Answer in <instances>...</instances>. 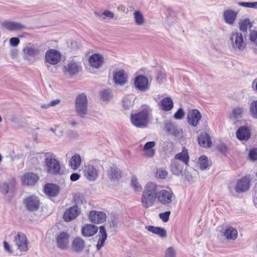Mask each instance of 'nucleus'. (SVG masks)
Segmentation results:
<instances>
[{"label": "nucleus", "instance_id": "obj_12", "mask_svg": "<svg viewBox=\"0 0 257 257\" xmlns=\"http://www.w3.org/2000/svg\"><path fill=\"white\" fill-rule=\"evenodd\" d=\"M14 242L18 249L21 251H25L28 249V241L25 234L19 232L16 235Z\"/></svg>", "mask_w": 257, "mask_h": 257}, {"label": "nucleus", "instance_id": "obj_43", "mask_svg": "<svg viewBox=\"0 0 257 257\" xmlns=\"http://www.w3.org/2000/svg\"><path fill=\"white\" fill-rule=\"evenodd\" d=\"M131 185L134 189L136 191H141L142 187L141 184L138 182L137 178L135 176L132 177L131 180Z\"/></svg>", "mask_w": 257, "mask_h": 257}, {"label": "nucleus", "instance_id": "obj_20", "mask_svg": "<svg viewBox=\"0 0 257 257\" xmlns=\"http://www.w3.org/2000/svg\"><path fill=\"white\" fill-rule=\"evenodd\" d=\"M222 234L227 240H234L238 236L237 230L231 226H226L222 229Z\"/></svg>", "mask_w": 257, "mask_h": 257}, {"label": "nucleus", "instance_id": "obj_28", "mask_svg": "<svg viewBox=\"0 0 257 257\" xmlns=\"http://www.w3.org/2000/svg\"><path fill=\"white\" fill-rule=\"evenodd\" d=\"M199 144L204 148H210L212 146V142L210 136L206 133H201L198 138Z\"/></svg>", "mask_w": 257, "mask_h": 257}, {"label": "nucleus", "instance_id": "obj_41", "mask_svg": "<svg viewBox=\"0 0 257 257\" xmlns=\"http://www.w3.org/2000/svg\"><path fill=\"white\" fill-rule=\"evenodd\" d=\"M200 169L204 170L209 167L208 158L205 156H201L199 159Z\"/></svg>", "mask_w": 257, "mask_h": 257}, {"label": "nucleus", "instance_id": "obj_22", "mask_svg": "<svg viewBox=\"0 0 257 257\" xmlns=\"http://www.w3.org/2000/svg\"><path fill=\"white\" fill-rule=\"evenodd\" d=\"M250 181L247 177L242 178L236 183L235 190L237 193H242L247 191L249 187Z\"/></svg>", "mask_w": 257, "mask_h": 257}, {"label": "nucleus", "instance_id": "obj_60", "mask_svg": "<svg viewBox=\"0 0 257 257\" xmlns=\"http://www.w3.org/2000/svg\"><path fill=\"white\" fill-rule=\"evenodd\" d=\"M218 150L222 153H224L227 149V147L224 144H220L217 147Z\"/></svg>", "mask_w": 257, "mask_h": 257}, {"label": "nucleus", "instance_id": "obj_30", "mask_svg": "<svg viewBox=\"0 0 257 257\" xmlns=\"http://www.w3.org/2000/svg\"><path fill=\"white\" fill-rule=\"evenodd\" d=\"M155 146L154 141L147 142L144 146L143 151L144 152V156L146 157L152 158L155 154V149H153Z\"/></svg>", "mask_w": 257, "mask_h": 257}, {"label": "nucleus", "instance_id": "obj_49", "mask_svg": "<svg viewBox=\"0 0 257 257\" xmlns=\"http://www.w3.org/2000/svg\"><path fill=\"white\" fill-rule=\"evenodd\" d=\"M41 53V50L39 48L34 47L31 45V57H34L39 55Z\"/></svg>", "mask_w": 257, "mask_h": 257}, {"label": "nucleus", "instance_id": "obj_50", "mask_svg": "<svg viewBox=\"0 0 257 257\" xmlns=\"http://www.w3.org/2000/svg\"><path fill=\"white\" fill-rule=\"evenodd\" d=\"M185 113L183 109L181 108H179L178 111L174 114V117L176 119H181L184 116Z\"/></svg>", "mask_w": 257, "mask_h": 257}, {"label": "nucleus", "instance_id": "obj_46", "mask_svg": "<svg viewBox=\"0 0 257 257\" xmlns=\"http://www.w3.org/2000/svg\"><path fill=\"white\" fill-rule=\"evenodd\" d=\"M112 95L109 90L105 89L101 92V98L103 101H107L110 99Z\"/></svg>", "mask_w": 257, "mask_h": 257}, {"label": "nucleus", "instance_id": "obj_35", "mask_svg": "<svg viewBox=\"0 0 257 257\" xmlns=\"http://www.w3.org/2000/svg\"><path fill=\"white\" fill-rule=\"evenodd\" d=\"M146 228L148 231L159 235L161 237H166L167 236L166 231L163 228L148 225L146 226Z\"/></svg>", "mask_w": 257, "mask_h": 257}, {"label": "nucleus", "instance_id": "obj_48", "mask_svg": "<svg viewBox=\"0 0 257 257\" xmlns=\"http://www.w3.org/2000/svg\"><path fill=\"white\" fill-rule=\"evenodd\" d=\"M101 65H86V68L88 71L91 73H96L99 72Z\"/></svg>", "mask_w": 257, "mask_h": 257}, {"label": "nucleus", "instance_id": "obj_31", "mask_svg": "<svg viewBox=\"0 0 257 257\" xmlns=\"http://www.w3.org/2000/svg\"><path fill=\"white\" fill-rule=\"evenodd\" d=\"M45 193L51 197L56 196L59 192V187L58 186L53 184H47L44 187Z\"/></svg>", "mask_w": 257, "mask_h": 257}, {"label": "nucleus", "instance_id": "obj_21", "mask_svg": "<svg viewBox=\"0 0 257 257\" xmlns=\"http://www.w3.org/2000/svg\"><path fill=\"white\" fill-rule=\"evenodd\" d=\"M62 69L65 76L71 77L77 74L81 68L79 65H62Z\"/></svg>", "mask_w": 257, "mask_h": 257}, {"label": "nucleus", "instance_id": "obj_26", "mask_svg": "<svg viewBox=\"0 0 257 257\" xmlns=\"http://www.w3.org/2000/svg\"><path fill=\"white\" fill-rule=\"evenodd\" d=\"M3 26L10 31H17L25 29L26 27L21 23L15 22H5Z\"/></svg>", "mask_w": 257, "mask_h": 257}, {"label": "nucleus", "instance_id": "obj_57", "mask_svg": "<svg viewBox=\"0 0 257 257\" xmlns=\"http://www.w3.org/2000/svg\"><path fill=\"white\" fill-rule=\"evenodd\" d=\"M62 65H47L49 70L53 73H56L60 69H62Z\"/></svg>", "mask_w": 257, "mask_h": 257}, {"label": "nucleus", "instance_id": "obj_62", "mask_svg": "<svg viewBox=\"0 0 257 257\" xmlns=\"http://www.w3.org/2000/svg\"><path fill=\"white\" fill-rule=\"evenodd\" d=\"M80 176L77 173H73L70 176V180L72 181H76L80 178Z\"/></svg>", "mask_w": 257, "mask_h": 257}, {"label": "nucleus", "instance_id": "obj_63", "mask_svg": "<svg viewBox=\"0 0 257 257\" xmlns=\"http://www.w3.org/2000/svg\"><path fill=\"white\" fill-rule=\"evenodd\" d=\"M60 102V99H55L54 100H52L49 103V105H50V106H54L57 104H58Z\"/></svg>", "mask_w": 257, "mask_h": 257}, {"label": "nucleus", "instance_id": "obj_52", "mask_svg": "<svg viewBox=\"0 0 257 257\" xmlns=\"http://www.w3.org/2000/svg\"><path fill=\"white\" fill-rule=\"evenodd\" d=\"M168 175V172L165 170L159 169L157 171V176L160 179H165Z\"/></svg>", "mask_w": 257, "mask_h": 257}, {"label": "nucleus", "instance_id": "obj_11", "mask_svg": "<svg viewBox=\"0 0 257 257\" xmlns=\"http://www.w3.org/2000/svg\"><path fill=\"white\" fill-rule=\"evenodd\" d=\"M86 244L85 241L79 236L74 238L71 242V249L75 253H80L84 249Z\"/></svg>", "mask_w": 257, "mask_h": 257}, {"label": "nucleus", "instance_id": "obj_53", "mask_svg": "<svg viewBox=\"0 0 257 257\" xmlns=\"http://www.w3.org/2000/svg\"><path fill=\"white\" fill-rule=\"evenodd\" d=\"M170 211H166L164 213H161L159 214L160 218L165 222L168 221L169 219V216L170 215Z\"/></svg>", "mask_w": 257, "mask_h": 257}, {"label": "nucleus", "instance_id": "obj_58", "mask_svg": "<svg viewBox=\"0 0 257 257\" xmlns=\"http://www.w3.org/2000/svg\"><path fill=\"white\" fill-rule=\"evenodd\" d=\"M20 43V40L18 38L13 37L10 40V44L13 47L17 46Z\"/></svg>", "mask_w": 257, "mask_h": 257}, {"label": "nucleus", "instance_id": "obj_23", "mask_svg": "<svg viewBox=\"0 0 257 257\" xmlns=\"http://www.w3.org/2000/svg\"><path fill=\"white\" fill-rule=\"evenodd\" d=\"M98 231L97 227L93 224H87L81 229V234L83 236L90 237L94 235Z\"/></svg>", "mask_w": 257, "mask_h": 257}, {"label": "nucleus", "instance_id": "obj_7", "mask_svg": "<svg viewBox=\"0 0 257 257\" xmlns=\"http://www.w3.org/2000/svg\"><path fill=\"white\" fill-rule=\"evenodd\" d=\"M45 61L50 64H58L62 58L60 52L54 49H48L45 55Z\"/></svg>", "mask_w": 257, "mask_h": 257}, {"label": "nucleus", "instance_id": "obj_24", "mask_svg": "<svg viewBox=\"0 0 257 257\" xmlns=\"http://www.w3.org/2000/svg\"><path fill=\"white\" fill-rule=\"evenodd\" d=\"M39 179L38 176L32 172L25 174L22 177V182L26 185H34Z\"/></svg>", "mask_w": 257, "mask_h": 257}, {"label": "nucleus", "instance_id": "obj_15", "mask_svg": "<svg viewBox=\"0 0 257 257\" xmlns=\"http://www.w3.org/2000/svg\"><path fill=\"white\" fill-rule=\"evenodd\" d=\"M244 112L245 109L242 106H238L233 108L230 113V121L234 124H238Z\"/></svg>", "mask_w": 257, "mask_h": 257}, {"label": "nucleus", "instance_id": "obj_33", "mask_svg": "<svg viewBox=\"0 0 257 257\" xmlns=\"http://www.w3.org/2000/svg\"><path fill=\"white\" fill-rule=\"evenodd\" d=\"M176 161L179 160L186 165H188L189 161V156L188 151L185 148H183L181 153L177 154L174 158Z\"/></svg>", "mask_w": 257, "mask_h": 257}, {"label": "nucleus", "instance_id": "obj_1", "mask_svg": "<svg viewBox=\"0 0 257 257\" xmlns=\"http://www.w3.org/2000/svg\"><path fill=\"white\" fill-rule=\"evenodd\" d=\"M152 109L148 106H143L142 109L138 112L132 114L131 120L132 124L138 128L147 127L150 119L152 118Z\"/></svg>", "mask_w": 257, "mask_h": 257}, {"label": "nucleus", "instance_id": "obj_32", "mask_svg": "<svg viewBox=\"0 0 257 257\" xmlns=\"http://www.w3.org/2000/svg\"><path fill=\"white\" fill-rule=\"evenodd\" d=\"M114 82L116 85H123L127 82L126 75L123 71L116 72L113 75Z\"/></svg>", "mask_w": 257, "mask_h": 257}, {"label": "nucleus", "instance_id": "obj_47", "mask_svg": "<svg viewBox=\"0 0 257 257\" xmlns=\"http://www.w3.org/2000/svg\"><path fill=\"white\" fill-rule=\"evenodd\" d=\"M238 5L239 6H241V7H245V8L257 9V2H238Z\"/></svg>", "mask_w": 257, "mask_h": 257}, {"label": "nucleus", "instance_id": "obj_18", "mask_svg": "<svg viewBox=\"0 0 257 257\" xmlns=\"http://www.w3.org/2000/svg\"><path fill=\"white\" fill-rule=\"evenodd\" d=\"M238 11H234L231 9H226L223 12V18L225 23L233 25L236 19Z\"/></svg>", "mask_w": 257, "mask_h": 257}, {"label": "nucleus", "instance_id": "obj_8", "mask_svg": "<svg viewBox=\"0 0 257 257\" xmlns=\"http://www.w3.org/2000/svg\"><path fill=\"white\" fill-rule=\"evenodd\" d=\"M164 130L169 135L175 137L182 136V132L178 126L169 119H166L164 121Z\"/></svg>", "mask_w": 257, "mask_h": 257}, {"label": "nucleus", "instance_id": "obj_38", "mask_svg": "<svg viewBox=\"0 0 257 257\" xmlns=\"http://www.w3.org/2000/svg\"><path fill=\"white\" fill-rule=\"evenodd\" d=\"M69 163L73 170H77L80 167L81 163L80 156L78 154L74 155L71 157Z\"/></svg>", "mask_w": 257, "mask_h": 257}, {"label": "nucleus", "instance_id": "obj_3", "mask_svg": "<svg viewBox=\"0 0 257 257\" xmlns=\"http://www.w3.org/2000/svg\"><path fill=\"white\" fill-rule=\"evenodd\" d=\"M45 166L48 173L57 175L61 171L60 162L52 154H47L45 158Z\"/></svg>", "mask_w": 257, "mask_h": 257}, {"label": "nucleus", "instance_id": "obj_13", "mask_svg": "<svg viewBox=\"0 0 257 257\" xmlns=\"http://www.w3.org/2000/svg\"><path fill=\"white\" fill-rule=\"evenodd\" d=\"M173 193L171 191L162 190L157 192L158 201L163 205L170 203L172 201Z\"/></svg>", "mask_w": 257, "mask_h": 257}, {"label": "nucleus", "instance_id": "obj_61", "mask_svg": "<svg viewBox=\"0 0 257 257\" xmlns=\"http://www.w3.org/2000/svg\"><path fill=\"white\" fill-rule=\"evenodd\" d=\"M4 248L6 251H9L10 253L13 252V250L11 249V246L8 242L4 241Z\"/></svg>", "mask_w": 257, "mask_h": 257}, {"label": "nucleus", "instance_id": "obj_25", "mask_svg": "<svg viewBox=\"0 0 257 257\" xmlns=\"http://www.w3.org/2000/svg\"><path fill=\"white\" fill-rule=\"evenodd\" d=\"M236 135L237 138L241 141H246L250 136V130L246 126L240 127L236 131Z\"/></svg>", "mask_w": 257, "mask_h": 257}, {"label": "nucleus", "instance_id": "obj_6", "mask_svg": "<svg viewBox=\"0 0 257 257\" xmlns=\"http://www.w3.org/2000/svg\"><path fill=\"white\" fill-rule=\"evenodd\" d=\"M70 235L65 231H62L56 235V244L59 249L66 250L69 247Z\"/></svg>", "mask_w": 257, "mask_h": 257}, {"label": "nucleus", "instance_id": "obj_55", "mask_svg": "<svg viewBox=\"0 0 257 257\" xmlns=\"http://www.w3.org/2000/svg\"><path fill=\"white\" fill-rule=\"evenodd\" d=\"M23 52L25 58L29 59L31 57V44L24 48Z\"/></svg>", "mask_w": 257, "mask_h": 257}, {"label": "nucleus", "instance_id": "obj_36", "mask_svg": "<svg viewBox=\"0 0 257 257\" xmlns=\"http://www.w3.org/2000/svg\"><path fill=\"white\" fill-rule=\"evenodd\" d=\"M104 56L100 53H94L88 58L90 64H102L104 63Z\"/></svg>", "mask_w": 257, "mask_h": 257}, {"label": "nucleus", "instance_id": "obj_4", "mask_svg": "<svg viewBox=\"0 0 257 257\" xmlns=\"http://www.w3.org/2000/svg\"><path fill=\"white\" fill-rule=\"evenodd\" d=\"M229 40L232 48L235 52H242L246 49V43L240 33L232 32L229 36Z\"/></svg>", "mask_w": 257, "mask_h": 257}, {"label": "nucleus", "instance_id": "obj_40", "mask_svg": "<svg viewBox=\"0 0 257 257\" xmlns=\"http://www.w3.org/2000/svg\"><path fill=\"white\" fill-rule=\"evenodd\" d=\"M249 111L250 115L257 119V100H253L249 104Z\"/></svg>", "mask_w": 257, "mask_h": 257}, {"label": "nucleus", "instance_id": "obj_10", "mask_svg": "<svg viewBox=\"0 0 257 257\" xmlns=\"http://www.w3.org/2000/svg\"><path fill=\"white\" fill-rule=\"evenodd\" d=\"M202 115L199 111L196 109L190 110L187 113V122L192 126H196L201 118Z\"/></svg>", "mask_w": 257, "mask_h": 257}, {"label": "nucleus", "instance_id": "obj_54", "mask_svg": "<svg viewBox=\"0 0 257 257\" xmlns=\"http://www.w3.org/2000/svg\"><path fill=\"white\" fill-rule=\"evenodd\" d=\"M249 39L251 42L257 45V31H251L249 35Z\"/></svg>", "mask_w": 257, "mask_h": 257}, {"label": "nucleus", "instance_id": "obj_19", "mask_svg": "<svg viewBox=\"0 0 257 257\" xmlns=\"http://www.w3.org/2000/svg\"><path fill=\"white\" fill-rule=\"evenodd\" d=\"M84 176L90 181H94L98 176V169L93 165H88L84 169Z\"/></svg>", "mask_w": 257, "mask_h": 257}, {"label": "nucleus", "instance_id": "obj_37", "mask_svg": "<svg viewBox=\"0 0 257 257\" xmlns=\"http://www.w3.org/2000/svg\"><path fill=\"white\" fill-rule=\"evenodd\" d=\"M171 171L176 175H179L183 170V165L178 161L173 160L171 164Z\"/></svg>", "mask_w": 257, "mask_h": 257}, {"label": "nucleus", "instance_id": "obj_56", "mask_svg": "<svg viewBox=\"0 0 257 257\" xmlns=\"http://www.w3.org/2000/svg\"><path fill=\"white\" fill-rule=\"evenodd\" d=\"M249 157L252 160H257V149L254 148L250 150Z\"/></svg>", "mask_w": 257, "mask_h": 257}, {"label": "nucleus", "instance_id": "obj_29", "mask_svg": "<svg viewBox=\"0 0 257 257\" xmlns=\"http://www.w3.org/2000/svg\"><path fill=\"white\" fill-rule=\"evenodd\" d=\"M159 105L162 110L169 111L173 108V102L171 97H166L161 100Z\"/></svg>", "mask_w": 257, "mask_h": 257}, {"label": "nucleus", "instance_id": "obj_5", "mask_svg": "<svg viewBox=\"0 0 257 257\" xmlns=\"http://www.w3.org/2000/svg\"><path fill=\"white\" fill-rule=\"evenodd\" d=\"M88 101L84 93L78 94L75 99V110L79 116L83 117L87 112Z\"/></svg>", "mask_w": 257, "mask_h": 257}, {"label": "nucleus", "instance_id": "obj_14", "mask_svg": "<svg viewBox=\"0 0 257 257\" xmlns=\"http://www.w3.org/2000/svg\"><path fill=\"white\" fill-rule=\"evenodd\" d=\"M80 213V209L74 205L66 209L63 214V219L66 222L71 221L75 219Z\"/></svg>", "mask_w": 257, "mask_h": 257}, {"label": "nucleus", "instance_id": "obj_2", "mask_svg": "<svg viewBox=\"0 0 257 257\" xmlns=\"http://www.w3.org/2000/svg\"><path fill=\"white\" fill-rule=\"evenodd\" d=\"M157 186L155 183L149 182L146 185L141 199L144 207L148 208L154 205L157 198Z\"/></svg>", "mask_w": 257, "mask_h": 257}, {"label": "nucleus", "instance_id": "obj_34", "mask_svg": "<svg viewBox=\"0 0 257 257\" xmlns=\"http://www.w3.org/2000/svg\"><path fill=\"white\" fill-rule=\"evenodd\" d=\"M107 175L109 179L112 181L118 180L121 178V172L118 168L113 166L108 170Z\"/></svg>", "mask_w": 257, "mask_h": 257}, {"label": "nucleus", "instance_id": "obj_44", "mask_svg": "<svg viewBox=\"0 0 257 257\" xmlns=\"http://www.w3.org/2000/svg\"><path fill=\"white\" fill-rule=\"evenodd\" d=\"M250 27V23L249 19H245L239 24V29L243 32H246L248 28Z\"/></svg>", "mask_w": 257, "mask_h": 257}, {"label": "nucleus", "instance_id": "obj_27", "mask_svg": "<svg viewBox=\"0 0 257 257\" xmlns=\"http://www.w3.org/2000/svg\"><path fill=\"white\" fill-rule=\"evenodd\" d=\"M99 239L96 245V248L97 250H99L103 246L105 240L107 237V234L106 233L105 228L104 226L99 227Z\"/></svg>", "mask_w": 257, "mask_h": 257}, {"label": "nucleus", "instance_id": "obj_42", "mask_svg": "<svg viewBox=\"0 0 257 257\" xmlns=\"http://www.w3.org/2000/svg\"><path fill=\"white\" fill-rule=\"evenodd\" d=\"M123 106L124 109H128L132 107L134 104V100L132 98L128 96H125L122 100Z\"/></svg>", "mask_w": 257, "mask_h": 257}, {"label": "nucleus", "instance_id": "obj_9", "mask_svg": "<svg viewBox=\"0 0 257 257\" xmlns=\"http://www.w3.org/2000/svg\"><path fill=\"white\" fill-rule=\"evenodd\" d=\"M23 203L26 209L30 212L37 211L40 205L38 197L33 195L25 198L23 200Z\"/></svg>", "mask_w": 257, "mask_h": 257}, {"label": "nucleus", "instance_id": "obj_51", "mask_svg": "<svg viewBox=\"0 0 257 257\" xmlns=\"http://www.w3.org/2000/svg\"><path fill=\"white\" fill-rule=\"evenodd\" d=\"M165 257H176V252L173 247H169L165 252Z\"/></svg>", "mask_w": 257, "mask_h": 257}, {"label": "nucleus", "instance_id": "obj_16", "mask_svg": "<svg viewBox=\"0 0 257 257\" xmlns=\"http://www.w3.org/2000/svg\"><path fill=\"white\" fill-rule=\"evenodd\" d=\"M134 84L137 89L142 92H145L149 88L148 79L143 75L137 76L135 80Z\"/></svg>", "mask_w": 257, "mask_h": 257}, {"label": "nucleus", "instance_id": "obj_59", "mask_svg": "<svg viewBox=\"0 0 257 257\" xmlns=\"http://www.w3.org/2000/svg\"><path fill=\"white\" fill-rule=\"evenodd\" d=\"M102 15L104 16L105 17H108L109 19H113L114 16V14L109 10H105L104 11Z\"/></svg>", "mask_w": 257, "mask_h": 257}, {"label": "nucleus", "instance_id": "obj_17", "mask_svg": "<svg viewBox=\"0 0 257 257\" xmlns=\"http://www.w3.org/2000/svg\"><path fill=\"white\" fill-rule=\"evenodd\" d=\"M89 219L93 223H102L106 221V214L101 211L92 210L89 214Z\"/></svg>", "mask_w": 257, "mask_h": 257}, {"label": "nucleus", "instance_id": "obj_45", "mask_svg": "<svg viewBox=\"0 0 257 257\" xmlns=\"http://www.w3.org/2000/svg\"><path fill=\"white\" fill-rule=\"evenodd\" d=\"M13 187L14 184L13 183L9 184L8 182H5L0 187L1 191L4 194H6L8 193L9 190Z\"/></svg>", "mask_w": 257, "mask_h": 257}, {"label": "nucleus", "instance_id": "obj_39", "mask_svg": "<svg viewBox=\"0 0 257 257\" xmlns=\"http://www.w3.org/2000/svg\"><path fill=\"white\" fill-rule=\"evenodd\" d=\"M134 19L135 23L137 25L142 26L145 23V18L143 14L140 11H136L134 12Z\"/></svg>", "mask_w": 257, "mask_h": 257}, {"label": "nucleus", "instance_id": "obj_64", "mask_svg": "<svg viewBox=\"0 0 257 257\" xmlns=\"http://www.w3.org/2000/svg\"><path fill=\"white\" fill-rule=\"evenodd\" d=\"M252 89L257 91V79H254L251 84Z\"/></svg>", "mask_w": 257, "mask_h": 257}]
</instances>
